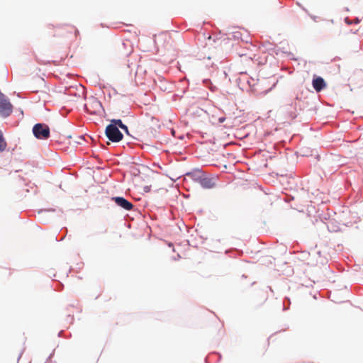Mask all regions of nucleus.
<instances>
[{"label": "nucleus", "mask_w": 363, "mask_h": 363, "mask_svg": "<svg viewBox=\"0 0 363 363\" xmlns=\"http://www.w3.org/2000/svg\"><path fill=\"white\" fill-rule=\"evenodd\" d=\"M194 179L205 189H212L216 185L218 177L208 175L201 171H196L193 173Z\"/></svg>", "instance_id": "f257e3e1"}, {"label": "nucleus", "mask_w": 363, "mask_h": 363, "mask_svg": "<svg viewBox=\"0 0 363 363\" xmlns=\"http://www.w3.org/2000/svg\"><path fill=\"white\" fill-rule=\"evenodd\" d=\"M13 112V105L10 103L9 99L0 93V116L6 118Z\"/></svg>", "instance_id": "f03ea898"}, {"label": "nucleus", "mask_w": 363, "mask_h": 363, "mask_svg": "<svg viewBox=\"0 0 363 363\" xmlns=\"http://www.w3.org/2000/svg\"><path fill=\"white\" fill-rule=\"evenodd\" d=\"M34 136L40 140H46L50 136V128L44 123H37L33 128Z\"/></svg>", "instance_id": "7ed1b4c3"}, {"label": "nucleus", "mask_w": 363, "mask_h": 363, "mask_svg": "<svg viewBox=\"0 0 363 363\" xmlns=\"http://www.w3.org/2000/svg\"><path fill=\"white\" fill-rule=\"evenodd\" d=\"M106 135L112 142L117 143L123 139V134L114 124H109L106 128Z\"/></svg>", "instance_id": "20e7f679"}, {"label": "nucleus", "mask_w": 363, "mask_h": 363, "mask_svg": "<svg viewBox=\"0 0 363 363\" xmlns=\"http://www.w3.org/2000/svg\"><path fill=\"white\" fill-rule=\"evenodd\" d=\"M112 199L121 208L130 211L133 208V205L123 197H113Z\"/></svg>", "instance_id": "39448f33"}, {"label": "nucleus", "mask_w": 363, "mask_h": 363, "mask_svg": "<svg viewBox=\"0 0 363 363\" xmlns=\"http://www.w3.org/2000/svg\"><path fill=\"white\" fill-rule=\"evenodd\" d=\"M312 84L313 87L317 92L320 91L326 86V84L324 79L320 77H317L314 78L313 79Z\"/></svg>", "instance_id": "423d86ee"}, {"label": "nucleus", "mask_w": 363, "mask_h": 363, "mask_svg": "<svg viewBox=\"0 0 363 363\" xmlns=\"http://www.w3.org/2000/svg\"><path fill=\"white\" fill-rule=\"evenodd\" d=\"M7 146L6 142L3 136L2 132L0 130V152L6 150Z\"/></svg>", "instance_id": "0eeeda50"}, {"label": "nucleus", "mask_w": 363, "mask_h": 363, "mask_svg": "<svg viewBox=\"0 0 363 363\" xmlns=\"http://www.w3.org/2000/svg\"><path fill=\"white\" fill-rule=\"evenodd\" d=\"M111 124H114L116 126H118L121 128H125V125L123 123L121 119H113L111 121Z\"/></svg>", "instance_id": "6e6552de"}, {"label": "nucleus", "mask_w": 363, "mask_h": 363, "mask_svg": "<svg viewBox=\"0 0 363 363\" xmlns=\"http://www.w3.org/2000/svg\"><path fill=\"white\" fill-rule=\"evenodd\" d=\"M122 130H123L126 133H128V128L127 127V125H125V128H121Z\"/></svg>", "instance_id": "1a4fd4ad"}, {"label": "nucleus", "mask_w": 363, "mask_h": 363, "mask_svg": "<svg viewBox=\"0 0 363 363\" xmlns=\"http://www.w3.org/2000/svg\"><path fill=\"white\" fill-rule=\"evenodd\" d=\"M220 122H223V118H220Z\"/></svg>", "instance_id": "9d476101"}]
</instances>
